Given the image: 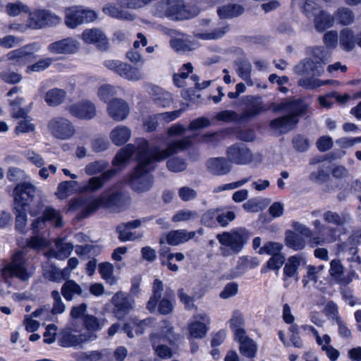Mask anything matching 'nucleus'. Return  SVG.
<instances>
[{
  "instance_id": "nucleus-47",
  "label": "nucleus",
  "mask_w": 361,
  "mask_h": 361,
  "mask_svg": "<svg viewBox=\"0 0 361 361\" xmlns=\"http://www.w3.org/2000/svg\"><path fill=\"white\" fill-rule=\"evenodd\" d=\"M103 12L108 16L118 20H133V15L130 14L126 11L120 10L115 6H106L103 8Z\"/></svg>"
},
{
  "instance_id": "nucleus-5",
  "label": "nucleus",
  "mask_w": 361,
  "mask_h": 361,
  "mask_svg": "<svg viewBox=\"0 0 361 361\" xmlns=\"http://www.w3.org/2000/svg\"><path fill=\"white\" fill-rule=\"evenodd\" d=\"M250 232L245 228L239 227L230 231H224L216 235L221 244V255L228 257L239 253L250 239Z\"/></svg>"
},
{
  "instance_id": "nucleus-8",
  "label": "nucleus",
  "mask_w": 361,
  "mask_h": 361,
  "mask_svg": "<svg viewBox=\"0 0 361 361\" xmlns=\"http://www.w3.org/2000/svg\"><path fill=\"white\" fill-rule=\"evenodd\" d=\"M312 225L314 231H312V237L307 241L311 247L314 248L336 240V228L322 224L319 219L314 220Z\"/></svg>"
},
{
  "instance_id": "nucleus-16",
  "label": "nucleus",
  "mask_w": 361,
  "mask_h": 361,
  "mask_svg": "<svg viewBox=\"0 0 361 361\" xmlns=\"http://www.w3.org/2000/svg\"><path fill=\"white\" fill-rule=\"evenodd\" d=\"M117 173L116 169H111L103 172L100 176H93L88 181L80 187L82 193H93L103 188L105 183L111 180Z\"/></svg>"
},
{
  "instance_id": "nucleus-60",
  "label": "nucleus",
  "mask_w": 361,
  "mask_h": 361,
  "mask_svg": "<svg viewBox=\"0 0 361 361\" xmlns=\"http://www.w3.org/2000/svg\"><path fill=\"white\" fill-rule=\"evenodd\" d=\"M216 118L218 121L226 123L243 121L240 118V115L231 110L221 111L216 114Z\"/></svg>"
},
{
  "instance_id": "nucleus-46",
  "label": "nucleus",
  "mask_w": 361,
  "mask_h": 361,
  "mask_svg": "<svg viewBox=\"0 0 361 361\" xmlns=\"http://www.w3.org/2000/svg\"><path fill=\"white\" fill-rule=\"evenodd\" d=\"M229 27L228 25L223 26L221 27L214 29L210 32H194V35L199 39L203 40L216 39L222 37L228 31Z\"/></svg>"
},
{
  "instance_id": "nucleus-39",
  "label": "nucleus",
  "mask_w": 361,
  "mask_h": 361,
  "mask_svg": "<svg viewBox=\"0 0 361 361\" xmlns=\"http://www.w3.org/2000/svg\"><path fill=\"white\" fill-rule=\"evenodd\" d=\"M329 172L330 166L329 165L322 164L319 166L317 171L310 174L309 178L312 182L322 184L329 180L330 178Z\"/></svg>"
},
{
  "instance_id": "nucleus-19",
  "label": "nucleus",
  "mask_w": 361,
  "mask_h": 361,
  "mask_svg": "<svg viewBox=\"0 0 361 361\" xmlns=\"http://www.w3.org/2000/svg\"><path fill=\"white\" fill-rule=\"evenodd\" d=\"M294 73L299 75L321 76L324 68L319 63L314 62L311 58H305L301 60L294 67Z\"/></svg>"
},
{
  "instance_id": "nucleus-36",
  "label": "nucleus",
  "mask_w": 361,
  "mask_h": 361,
  "mask_svg": "<svg viewBox=\"0 0 361 361\" xmlns=\"http://www.w3.org/2000/svg\"><path fill=\"white\" fill-rule=\"evenodd\" d=\"M13 209L16 215L15 228L19 232L23 233L27 221V207L20 204H13Z\"/></svg>"
},
{
  "instance_id": "nucleus-9",
  "label": "nucleus",
  "mask_w": 361,
  "mask_h": 361,
  "mask_svg": "<svg viewBox=\"0 0 361 361\" xmlns=\"http://www.w3.org/2000/svg\"><path fill=\"white\" fill-rule=\"evenodd\" d=\"M95 340L96 336L92 333L76 334L73 329L66 328L61 333L59 343L64 348L77 347Z\"/></svg>"
},
{
  "instance_id": "nucleus-27",
  "label": "nucleus",
  "mask_w": 361,
  "mask_h": 361,
  "mask_svg": "<svg viewBox=\"0 0 361 361\" xmlns=\"http://www.w3.org/2000/svg\"><path fill=\"white\" fill-rule=\"evenodd\" d=\"M323 219L329 224L342 226L350 221L351 216L350 214L345 211L338 214L336 212L329 210L323 214Z\"/></svg>"
},
{
  "instance_id": "nucleus-13",
  "label": "nucleus",
  "mask_w": 361,
  "mask_h": 361,
  "mask_svg": "<svg viewBox=\"0 0 361 361\" xmlns=\"http://www.w3.org/2000/svg\"><path fill=\"white\" fill-rule=\"evenodd\" d=\"M228 160L235 164L247 165L254 160V154L245 145L235 143L226 149Z\"/></svg>"
},
{
  "instance_id": "nucleus-12",
  "label": "nucleus",
  "mask_w": 361,
  "mask_h": 361,
  "mask_svg": "<svg viewBox=\"0 0 361 361\" xmlns=\"http://www.w3.org/2000/svg\"><path fill=\"white\" fill-rule=\"evenodd\" d=\"M104 66L128 80L137 81L143 78L137 68L120 61L106 60L104 62Z\"/></svg>"
},
{
  "instance_id": "nucleus-55",
  "label": "nucleus",
  "mask_w": 361,
  "mask_h": 361,
  "mask_svg": "<svg viewBox=\"0 0 361 361\" xmlns=\"http://www.w3.org/2000/svg\"><path fill=\"white\" fill-rule=\"evenodd\" d=\"M217 226L226 227L233 221L236 215L234 212L224 211L221 207H218Z\"/></svg>"
},
{
  "instance_id": "nucleus-49",
  "label": "nucleus",
  "mask_w": 361,
  "mask_h": 361,
  "mask_svg": "<svg viewBox=\"0 0 361 361\" xmlns=\"http://www.w3.org/2000/svg\"><path fill=\"white\" fill-rule=\"evenodd\" d=\"M239 350L243 356L253 358L256 356L257 345L252 338H249L240 344Z\"/></svg>"
},
{
  "instance_id": "nucleus-30",
  "label": "nucleus",
  "mask_w": 361,
  "mask_h": 361,
  "mask_svg": "<svg viewBox=\"0 0 361 361\" xmlns=\"http://www.w3.org/2000/svg\"><path fill=\"white\" fill-rule=\"evenodd\" d=\"M244 12L243 6L237 4H229L220 7L218 15L221 19H230L240 16Z\"/></svg>"
},
{
  "instance_id": "nucleus-24",
  "label": "nucleus",
  "mask_w": 361,
  "mask_h": 361,
  "mask_svg": "<svg viewBox=\"0 0 361 361\" xmlns=\"http://www.w3.org/2000/svg\"><path fill=\"white\" fill-rule=\"evenodd\" d=\"M84 41L90 44H95L102 51L108 48V41L105 35L99 29L85 30L82 33Z\"/></svg>"
},
{
  "instance_id": "nucleus-64",
  "label": "nucleus",
  "mask_w": 361,
  "mask_h": 361,
  "mask_svg": "<svg viewBox=\"0 0 361 361\" xmlns=\"http://www.w3.org/2000/svg\"><path fill=\"white\" fill-rule=\"evenodd\" d=\"M43 275L45 279L54 282H60L59 269L56 267L49 264L43 268Z\"/></svg>"
},
{
  "instance_id": "nucleus-43",
  "label": "nucleus",
  "mask_w": 361,
  "mask_h": 361,
  "mask_svg": "<svg viewBox=\"0 0 361 361\" xmlns=\"http://www.w3.org/2000/svg\"><path fill=\"white\" fill-rule=\"evenodd\" d=\"M358 278L359 276L355 270L351 268L348 271H346L345 269H344L343 271H341V274H338V275H336L332 279L336 284L346 287L353 282V279H357Z\"/></svg>"
},
{
  "instance_id": "nucleus-41",
  "label": "nucleus",
  "mask_w": 361,
  "mask_h": 361,
  "mask_svg": "<svg viewBox=\"0 0 361 361\" xmlns=\"http://www.w3.org/2000/svg\"><path fill=\"white\" fill-rule=\"evenodd\" d=\"M159 336V338L162 337L164 340L171 344H175L179 339V335L175 334L173 326L166 320L162 322L161 332Z\"/></svg>"
},
{
  "instance_id": "nucleus-3",
  "label": "nucleus",
  "mask_w": 361,
  "mask_h": 361,
  "mask_svg": "<svg viewBox=\"0 0 361 361\" xmlns=\"http://www.w3.org/2000/svg\"><path fill=\"white\" fill-rule=\"evenodd\" d=\"M128 199L127 195L121 192H113L108 198L101 195L88 203H86L83 198L80 197L71 200L70 209H81L83 217H86L97 211L102 204L109 209H122L128 203Z\"/></svg>"
},
{
  "instance_id": "nucleus-62",
  "label": "nucleus",
  "mask_w": 361,
  "mask_h": 361,
  "mask_svg": "<svg viewBox=\"0 0 361 361\" xmlns=\"http://www.w3.org/2000/svg\"><path fill=\"white\" fill-rule=\"evenodd\" d=\"M239 76L245 81L250 80L252 66L249 61H239L236 63Z\"/></svg>"
},
{
  "instance_id": "nucleus-33",
  "label": "nucleus",
  "mask_w": 361,
  "mask_h": 361,
  "mask_svg": "<svg viewBox=\"0 0 361 361\" xmlns=\"http://www.w3.org/2000/svg\"><path fill=\"white\" fill-rule=\"evenodd\" d=\"M285 241L287 247L295 251L304 249L306 245L305 238L293 231L286 232Z\"/></svg>"
},
{
  "instance_id": "nucleus-6",
  "label": "nucleus",
  "mask_w": 361,
  "mask_h": 361,
  "mask_svg": "<svg viewBox=\"0 0 361 361\" xmlns=\"http://www.w3.org/2000/svg\"><path fill=\"white\" fill-rule=\"evenodd\" d=\"M35 272V267L20 250L16 252L11 261L3 268V274L5 276L16 277L23 282L29 281Z\"/></svg>"
},
{
  "instance_id": "nucleus-31",
  "label": "nucleus",
  "mask_w": 361,
  "mask_h": 361,
  "mask_svg": "<svg viewBox=\"0 0 361 361\" xmlns=\"http://www.w3.org/2000/svg\"><path fill=\"white\" fill-rule=\"evenodd\" d=\"M152 98L154 102L160 106H169L173 100L171 93L164 90L159 87H154L152 89Z\"/></svg>"
},
{
  "instance_id": "nucleus-50",
  "label": "nucleus",
  "mask_w": 361,
  "mask_h": 361,
  "mask_svg": "<svg viewBox=\"0 0 361 361\" xmlns=\"http://www.w3.org/2000/svg\"><path fill=\"white\" fill-rule=\"evenodd\" d=\"M172 253L169 252V248L167 247H161L159 251L161 264L167 266L168 269L172 271H177L178 266L172 263Z\"/></svg>"
},
{
  "instance_id": "nucleus-32",
  "label": "nucleus",
  "mask_w": 361,
  "mask_h": 361,
  "mask_svg": "<svg viewBox=\"0 0 361 361\" xmlns=\"http://www.w3.org/2000/svg\"><path fill=\"white\" fill-rule=\"evenodd\" d=\"M356 39L357 35L351 30L345 28L341 31L339 44L344 51H352L356 45Z\"/></svg>"
},
{
  "instance_id": "nucleus-56",
  "label": "nucleus",
  "mask_w": 361,
  "mask_h": 361,
  "mask_svg": "<svg viewBox=\"0 0 361 361\" xmlns=\"http://www.w3.org/2000/svg\"><path fill=\"white\" fill-rule=\"evenodd\" d=\"M282 244L276 242H268L259 250L258 253L260 255L267 254L269 255H271L272 257L282 255Z\"/></svg>"
},
{
  "instance_id": "nucleus-26",
  "label": "nucleus",
  "mask_w": 361,
  "mask_h": 361,
  "mask_svg": "<svg viewBox=\"0 0 361 361\" xmlns=\"http://www.w3.org/2000/svg\"><path fill=\"white\" fill-rule=\"evenodd\" d=\"M195 231H188L185 229L171 231L166 235V243L172 246L185 243L195 237Z\"/></svg>"
},
{
  "instance_id": "nucleus-22",
  "label": "nucleus",
  "mask_w": 361,
  "mask_h": 361,
  "mask_svg": "<svg viewBox=\"0 0 361 361\" xmlns=\"http://www.w3.org/2000/svg\"><path fill=\"white\" fill-rule=\"evenodd\" d=\"M268 109L260 97H252L248 100L245 109L240 114V118L243 121L254 118Z\"/></svg>"
},
{
  "instance_id": "nucleus-14",
  "label": "nucleus",
  "mask_w": 361,
  "mask_h": 361,
  "mask_svg": "<svg viewBox=\"0 0 361 361\" xmlns=\"http://www.w3.org/2000/svg\"><path fill=\"white\" fill-rule=\"evenodd\" d=\"M300 4L302 13L313 23H331L326 21L330 19V14L322 10L315 0H300Z\"/></svg>"
},
{
  "instance_id": "nucleus-7",
  "label": "nucleus",
  "mask_w": 361,
  "mask_h": 361,
  "mask_svg": "<svg viewBox=\"0 0 361 361\" xmlns=\"http://www.w3.org/2000/svg\"><path fill=\"white\" fill-rule=\"evenodd\" d=\"M5 8L6 12L10 16L28 13L30 23H58L61 20V18L50 10L36 9L30 11L28 6L20 1L8 3Z\"/></svg>"
},
{
  "instance_id": "nucleus-40",
  "label": "nucleus",
  "mask_w": 361,
  "mask_h": 361,
  "mask_svg": "<svg viewBox=\"0 0 361 361\" xmlns=\"http://www.w3.org/2000/svg\"><path fill=\"white\" fill-rule=\"evenodd\" d=\"M82 324L84 328L87 330L86 333H92L97 338V332L102 329L103 324L94 315L86 314L83 317Z\"/></svg>"
},
{
  "instance_id": "nucleus-10",
  "label": "nucleus",
  "mask_w": 361,
  "mask_h": 361,
  "mask_svg": "<svg viewBox=\"0 0 361 361\" xmlns=\"http://www.w3.org/2000/svg\"><path fill=\"white\" fill-rule=\"evenodd\" d=\"M98 18V13L82 6H72L65 9L64 23H92Z\"/></svg>"
},
{
  "instance_id": "nucleus-58",
  "label": "nucleus",
  "mask_w": 361,
  "mask_h": 361,
  "mask_svg": "<svg viewBox=\"0 0 361 361\" xmlns=\"http://www.w3.org/2000/svg\"><path fill=\"white\" fill-rule=\"evenodd\" d=\"M51 295L54 300L51 313L53 314H59L64 312L66 305L62 301L60 293L58 290H53Z\"/></svg>"
},
{
  "instance_id": "nucleus-52",
  "label": "nucleus",
  "mask_w": 361,
  "mask_h": 361,
  "mask_svg": "<svg viewBox=\"0 0 361 361\" xmlns=\"http://www.w3.org/2000/svg\"><path fill=\"white\" fill-rule=\"evenodd\" d=\"M218 207L207 210L202 216L201 224L206 227H217Z\"/></svg>"
},
{
  "instance_id": "nucleus-1",
  "label": "nucleus",
  "mask_w": 361,
  "mask_h": 361,
  "mask_svg": "<svg viewBox=\"0 0 361 361\" xmlns=\"http://www.w3.org/2000/svg\"><path fill=\"white\" fill-rule=\"evenodd\" d=\"M192 137L187 136L173 141L164 149H161L157 146L149 147L146 140L139 138L137 140V147L128 144L121 149L114 158L112 164L116 166H121L136 152L137 164L130 176L128 183L134 191L145 192L152 188L154 183V177L150 173L155 168V162L164 160L190 147L192 145Z\"/></svg>"
},
{
  "instance_id": "nucleus-35",
  "label": "nucleus",
  "mask_w": 361,
  "mask_h": 361,
  "mask_svg": "<svg viewBox=\"0 0 361 361\" xmlns=\"http://www.w3.org/2000/svg\"><path fill=\"white\" fill-rule=\"evenodd\" d=\"M159 334H153L151 335L150 341L152 342V348L154 350L155 354L162 359L171 358L173 356L172 350L166 345L159 344Z\"/></svg>"
},
{
  "instance_id": "nucleus-21",
  "label": "nucleus",
  "mask_w": 361,
  "mask_h": 361,
  "mask_svg": "<svg viewBox=\"0 0 361 361\" xmlns=\"http://www.w3.org/2000/svg\"><path fill=\"white\" fill-rule=\"evenodd\" d=\"M109 115L113 119L120 121L128 116L130 109L128 104L122 99H114L107 106Z\"/></svg>"
},
{
  "instance_id": "nucleus-37",
  "label": "nucleus",
  "mask_w": 361,
  "mask_h": 361,
  "mask_svg": "<svg viewBox=\"0 0 361 361\" xmlns=\"http://www.w3.org/2000/svg\"><path fill=\"white\" fill-rule=\"evenodd\" d=\"M302 261V257L299 255L290 257L283 268V276L291 278L297 275L298 268Z\"/></svg>"
},
{
  "instance_id": "nucleus-45",
  "label": "nucleus",
  "mask_w": 361,
  "mask_h": 361,
  "mask_svg": "<svg viewBox=\"0 0 361 361\" xmlns=\"http://www.w3.org/2000/svg\"><path fill=\"white\" fill-rule=\"evenodd\" d=\"M73 245L70 243H65L62 240H58L56 243V250L54 256L59 259H66L72 252Z\"/></svg>"
},
{
  "instance_id": "nucleus-2",
  "label": "nucleus",
  "mask_w": 361,
  "mask_h": 361,
  "mask_svg": "<svg viewBox=\"0 0 361 361\" xmlns=\"http://www.w3.org/2000/svg\"><path fill=\"white\" fill-rule=\"evenodd\" d=\"M307 107L308 105L301 99L287 100L276 104L273 111L284 112L287 115L271 121V128L277 131L279 135L290 131L298 122L297 117L305 114Z\"/></svg>"
},
{
  "instance_id": "nucleus-63",
  "label": "nucleus",
  "mask_w": 361,
  "mask_h": 361,
  "mask_svg": "<svg viewBox=\"0 0 361 361\" xmlns=\"http://www.w3.org/2000/svg\"><path fill=\"white\" fill-rule=\"evenodd\" d=\"M115 94L116 90L114 87L109 84L102 85L98 90V96L104 102H110Z\"/></svg>"
},
{
  "instance_id": "nucleus-29",
  "label": "nucleus",
  "mask_w": 361,
  "mask_h": 361,
  "mask_svg": "<svg viewBox=\"0 0 361 361\" xmlns=\"http://www.w3.org/2000/svg\"><path fill=\"white\" fill-rule=\"evenodd\" d=\"M130 130L124 126H118L113 129L110 134V138L112 142L118 146L127 142L130 137Z\"/></svg>"
},
{
  "instance_id": "nucleus-15",
  "label": "nucleus",
  "mask_w": 361,
  "mask_h": 361,
  "mask_svg": "<svg viewBox=\"0 0 361 361\" xmlns=\"http://www.w3.org/2000/svg\"><path fill=\"white\" fill-rule=\"evenodd\" d=\"M36 192V187L30 183L23 182L18 184L13 190V204H20L27 207L33 201Z\"/></svg>"
},
{
  "instance_id": "nucleus-28",
  "label": "nucleus",
  "mask_w": 361,
  "mask_h": 361,
  "mask_svg": "<svg viewBox=\"0 0 361 361\" xmlns=\"http://www.w3.org/2000/svg\"><path fill=\"white\" fill-rule=\"evenodd\" d=\"M61 292L67 301H71L75 296L82 294V288L73 280H66L62 285Z\"/></svg>"
},
{
  "instance_id": "nucleus-25",
  "label": "nucleus",
  "mask_w": 361,
  "mask_h": 361,
  "mask_svg": "<svg viewBox=\"0 0 361 361\" xmlns=\"http://www.w3.org/2000/svg\"><path fill=\"white\" fill-rule=\"evenodd\" d=\"M209 172L215 176H224L231 171L229 161L224 157L211 158L207 161Z\"/></svg>"
},
{
  "instance_id": "nucleus-11",
  "label": "nucleus",
  "mask_w": 361,
  "mask_h": 361,
  "mask_svg": "<svg viewBox=\"0 0 361 361\" xmlns=\"http://www.w3.org/2000/svg\"><path fill=\"white\" fill-rule=\"evenodd\" d=\"M47 127L50 133L59 140H68L75 133L73 123L63 117H55L51 119Z\"/></svg>"
},
{
  "instance_id": "nucleus-57",
  "label": "nucleus",
  "mask_w": 361,
  "mask_h": 361,
  "mask_svg": "<svg viewBox=\"0 0 361 361\" xmlns=\"http://www.w3.org/2000/svg\"><path fill=\"white\" fill-rule=\"evenodd\" d=\"M166 166L170 171L178 173L186 169L187 163L184 159L173 157L167 161Z\"/></svg>"
},
{
  "instance_id": "nucleus-18",
  "label": "nucleus",
  "mask_w": 361,
  "mask_h": 361,
  "mask_svg": "<svg viewBox=\"0 0 361 361\" xmlns=\"http://www.w3.org/2000/svg\"><path fill=\"white\" fill-rule=\"evenodd\" d=\"M115 307L114 312L118 319H122L133 309L134 300L129 295L123 292H118L112 298Z\"/></svg>"
},
{
  "instance_id": "nucleus-23",
  "label": "nucleus",
  "mask_w": 361,
  "mask_h": 361,
  "mask_svg": "<svg viewBox=\"0 0 361 361\" xmlns=\"http://www.w3.org/2000/svg\"><path fill=\"white\" fill-rule=\"evenodd\" d=\"M47 49L51 53L54 54H68L77 51L78 44L75 40L67 38L50 44Z\"/></svg>"
},
{
  "instance_id": "nucleus-44",
  "label": "nucleus",
  "mask_w": 361,
  "mask_h": 361,
  "mask_svg": "<svg viewBox=\"0 0 361 361\" xmlns=\"http://www.w3.org/2000/svg\"><path fill=\"white\" fill-rule=\"evenodd\" d=\"M109 162L105 160H97L88 163L84 171L87 176H95L105 172L109 166Z\"/></svg>"
},
{
  "instance_id": "nucleus-61",
  "label": "nucleus",
  "mask_w": 361,
  "mask_h": 361,
  "mask_svg": "<svg viewBox=\"0 0 361 361\" xmlns=\"http://www.w3.org/2000/svg\"><path fill=\"white\" fill-rule=\"evenodd\" d=\"M32 45H26L21 48L13 50L8 53L7 57L8 60H19L32 53Z\"/></svg>"
},
{
  "instance_id": "nucleus-38",
  "label": "nucleus",
  "mask_w": 361,
  "mask_h": 361,
  "mask_svg": "<svg viewBox=\"0 0 361 361\" xmlns=\"http://www.w3.org/2000/svg\"><path fill=\"white\" fill-rule=\"evenodd\" d=\"M153 295L149 298L147 304V308L150 312H154L157 305V302L161 298L164 290V284L159 279H155L153 283Z\"/></svg>"
},
{
  "instance_id": "nucleus-17",
  "label": "nucleus",
  "mask_w": 361,
  "mask_h": 361,
  "mask_svg": "<svg viewBox=\"0 0 361 361\" xmlns=\"http://www.w3.org/2000/svg\"><path fill=\"white\" fill-rule=\"evenodd\" d=\"M46 221H52L56 227L63 226L62 216L59 211L51 207H47L43 212V216L38 217L32 221L31 226L33 233H37L39 229L42 228Z\"/></svg>"
},
{
  "instance_id": "nucleus-53",
  "label": "nucleus",
  "mask_w": 361,
  "mask_h": 361,
  "mask_svg": "<svg viewBox=\"0 0 361 361\" xmlns=\"http://www.w3.org/2000/svg\"><path fill=\"white\" fill-rule=\"evenodd\" d=\"M311 54L314 62L319 63L322 67H324L329 61L330 56L324 47H315L311 49Z\"/></svg>"
},
{
  "instance_id": "nucleus-4",
  "label": "nucleus",
  "mask_w": 361,
  "mask_h": 361,
  "mask_svg": "<svg viewBox=\"0 0 361 361\" xmlns=\"http://www.w3.org/2000/svg\"><path fill=\"white\" fill-rule=\"evenodd\" d=\"M200 13L199 8L191 4H185L183 0L161 1L157 4L155 14L166 16L171 20H190Z\"/></svg>"
},
{
  "instance_id": "nucleus-54",
  "label": "nucleus",
  "mask_w": 361,
  "mask_h": 361,
  "mask_svg": "<svg viewBox=\"0 0 361 361\" xmlns=\"http://www.w3.org/2000/svg\"><path fill=\"white\" fill-rule=\"evenodd\" d=\"M207 330L206 324L200 321L193 322L189 326L190 336L195 338H204L207 334Z\"/></svg>"
},
{
  "instance_id": "nucleus-42",
  "label": "nucleus",
  "mask_w": 361,
  "mask_h": 361,
  "mask_svg": "<svg viewBox=\"0 0 361 361\" xmlns=\"http://www.w3.org/2000/svg\"><path fill=\"white\" fill-rule=\"evenodd\" d=\"M354 14L348 8H340L334 16L330 14V19L327 20L331 23H353Z\"/></svg>"
},
{
  "instance_id": "nucleus-48",
  "label": "nucleus",
  "mask_w": 361,
  "mask_h": 361,
  "mask_svg": "<svg viewBox=\"0 0 361 361\" xmlns=\"http://www.w3.org/2000/svg\"><path fill=\"white\" fill-rule=\"evenodd\" d=\"M171 47L176 51H189L196 47V43L185 39L173 38L170 40Z\"/></svg>"
},
{
  "instance_id": "nucleus-34",
  "label": "nucleus",
  "mask_w": 361,
  "mask_h": 361,
  "mask_svg": "<svg viewBox=\"0 0 361 361\" xmlns=\"http://www.w3.org/2000/svg\"><path fill=\"white\" fill-rule=\"evenodd\" d=\"M66 97L65 90L59 88H53L47 92L44 100L49 106H56L62 104Z\"/></svg>"
},
{
  "instance_id": "nucleus-20",
  "label": "nucleus",
  "mask_w": 361,
  "mask_h": 361,
  "mask_svg": "<svg viewBox=\"0 0 361 361\" xmlns=\"http://www.w3.org/2000/svg\"><path fill=\"white\" fill-rule=\"evenodd\" d=\"M68 111L76 118L90 120L94 117L96 108L91 102L85 100L71 105Z\"/></svg>"
},
{
  "instance_id": "nucleus-51",
  "label": "nucleus",
  "mask_w": 361,
  "mask_h": 361,
  "mask_svg": "<svg viewBox=\"0 0 361 361\" xmlns=\"http://www.w3.org/2000/svg\"><path fill=\"white\" fill-rule=\"evenodd\" d=\"M114 267L109 262H102L99 264V273L102 278L108 283L113 285L116 283V278L114 276Z\"/></svg>"
},
{
  "instance_id": "nucleus-59",
  "label": "nucleus",
  "mask_w": 361,
  "mask_h": 361,
  "mask_svg": "<svg viewBox=\"0 0 361 361\" xmlns=\"http://www.w3.org/2000/svg\"><path fill=\"white\" fill-rule=\"evenodd\" d=\"M338 326V335L345 341L349 342L353 339V333L346 322L342 319L336 322Z\"/></svg>"
}]
</instances>
